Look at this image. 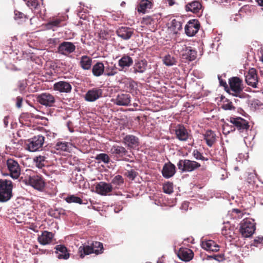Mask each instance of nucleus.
I'll list each match as a JSON object with an SVG mask.
<instances>
[{
    "label": "nucleus",
    "instance_id": "nucleus-1",
    "mask_svg": "<svg viewBox=\"0 0 263 263\" xmlns=\"http://www.w3.org/2000/svg\"><path fill=\"white\" fill-rule=\"evenodd\" d=\"M255 230L256 223L253 219L245 218L239 223V231L243 237H250L254 233Z\"/></svg>",
    "mask_w": 263,
    "mask_h": 263
},
{
    "label": "nucleus",
    "instance_id": "nucleus-2",
    "mask_svg": "<svg viewBox=\"0 0 263 263\" xmlns=\"http://www.w3.org/2000/svg\"><path fill=\"white\" fill-rule=\"evenodd\" d=\"M12 182L7 179H0V201L6 202L12 196Z\"/></svg>",
    "mask_w": 263,
    "mask_h": 263
},
{
    "label": "nucleus",
    "instance_id": "nucleus-3",
    "mask_svg": "<svg viewBox=\"0 0 263 263\" xmlns=\"http://www.w3.org/2000/svg\"><path fill=\"white\" fill-rule=\"evenodd\" d=\"M177 166L181 172H192L198 169L201 164L196 161L181 159L178 162Z\"/></svg>",
    "mask_w": 263,
    "mask_h": 263
},
{
    "label": "nucleus",
    "instance_id": "nucleus-4",
    "mask_svg": "<svg viewBox=\"0 0 263 263\" xmlns=\"http://www.w3.org/2000/svg\"><path fill=\"white\" fill-rule=\"evenodd\" d=\"M45 142V137L41 135L34 136L28 140L26 143V149L30 152H34L42 149Z\"/></svg>",
    "mask_w": 263,
    "mask_h": 263
},
{
    "label": "nucleus",
    "instance_id": "nucleus-5",
    "mask_svg": "<svg viewBox=\"0 0 263 263\" xmlns=\"http://www.w3.org/2000/svg\"><path fill=\"white\" fill-rule=\"evenodd\" d=\"M6 165L10 176L15 179L18 178L21 175V168L18 162L12 158L8 159Z\"/></svg>",
    "mask_w": 263,
    "mask_h": 263
},
{
    "label": "nucleus",
    "instance_id": "nucleus-6",
    "mask_svg": "<svg viewBox=\"0 0 263 263\" xmlns=\"http://www.w3.org/2000/svg\"><path fill=\"white\" fill-rule=\"evenodd\" d=\"M242 80L238 77H233L229 80V84L232 95L241 98L239 94L242 91Z\"/></svg>",
    "mask_w": 263,
    "mask_h": 263
},
{
    "label": "nucleus",
    "instance_id": "nucleus-7",
    "mask_svg": "<svg viewBox=\"0 0 263 263\" xmlns=\"http://www.w3.org/2000/svg\"><path fill=\"white\" fill-rule=\"evenodd\" d=\"M37 101L41 104L51 107L55 102L54 97L48 92H43L36 96Z\"/></svg>",
    "mask_w": 263,
    "mask_h": 263
},
{
    "label": "nucleus",
    "instance_id": "nucleus-8",
    "mask_svg": "<svg viewBox=\"0 0 263 263\" xmlns=\"http://www.w3.org/2000/svg\"><path fill=\"white\" fill-rule=\"evenodd\" d=\"M96 192L98 194L102 196H106L109 195L114 189L112 185L104 181H101L97 183L95 187Z\"/></svg>",
    "mask_w": 263,
    "mask_h": 263
},
{
    "label": "nucleus",
    "instance_id": "nucleus-9",
    "mask_svg": "<svg viewBox=\"0 0 263 263\" xmlns=\"http://www.w3.org/2000/svg\"><path fill=\"white\" fill-rule=\"evenodd\" d=\"M123 143L129 149H136L139 146V140L138 137L133 135H126L123 139Z\"/></svg>",
    "mask_w": 263,
    "mask_h": 263
},
{
    "label": "nucleus",
    "instance_id": "nucleus-10",
    "mask_svg": "<svg viewBox=\"0 0 263 263\" xmlns=\"http://www.w3.org/2000/svg\"><path fill=\"white\" fill-rule=\"evenodd\" d=\"M147 66L148 62L145 59H139L135 61L134 64L131 70L135 74H141L146 71Z\"/></svg>",
    "mask_w": 263,
    "mask_h": 263
},
{
    "label": "nucleus",
    "instance_id": "nucleus-11",
    "mask_svg": "<svg viewBox=\"0 0 263 263\" xmlns=\"http://www.w3.org/2000/svg\"><path fill=\"white\" fill-rule=\"evenodd\" d=\"M200 24L196 20L189 21L185 26V32L189 36H193L199 30Z\"/></svg>",
    "mask_w": 263,
    "mask_h": 263
},
{
    "label": "nucleus",
    "instance_id": "nucleus-12",
    "mask_svg": "<svg viewBox=\"0 0 263 263\" xmlns=\"http://www.w3.org/2000/svg\"><path fill=\"white\" fill-rule=\"evenodd\" d=\"M28 182L31 186L39 191H42L45 185L43 178L38 175L30 176Z\"/></svg>",
    "mask_w": 263,
    "mask_h": 263
},
{
    "label": "nucleus",
    "instance_id": "nucleus-13",
    "mask_svg": "<svg viewBox=\"0 0 263 263\" xmlns=\"http://www.w3.org/2000/svg\"><path fill=\"white\" fill-rule=\"evenodd\" d=\"M76 49V46L71 42H63L60 44L58 51L60 54L67 55L72 53Z\"/></svg>",
    "mask_w": 263,
    "mask_h": 263
},
{
    "label": "nucleus",
    "instance_id": "nucleus-14",
    "mask_svg": "<svg viewBox=\"0 0 263 263\" xmlns=\"http://www.w3.org/2000/svg\"><path fill=\"white\" fill-rule=\"evenodd\" d=\"M131 97L128 93H119L116 98L113 99V103L118 106H128L130 103Z\"/></svg>",
    "mask_w": 263,
    "mask_h": 263
},
{
    "label": "nucleus",
    "instance_id": "nucleus-15",
    "mask_svg": "<svg viewBox=\"0 0 263 263\" xmlns=\"http://www.w3.org/2000/svg\"><path fill=\"white\" fill-rule=\"evenodd\" d=\"M54 234L47 231H44L41 235L37 237L38 242L42 245H47L51 243L53 241Z\"/></svg>",
    "mask_w": 263,
    "mask_h": 263
},
{
    "label": "nucleus",
    "instance_id": "nucleus-16",
    "mask_svg": "<svg viewBox=\"0 0 263 263\" xmlns=\"http://www.w3.org/2000/svg\"><path fill=\"white\" fill-rule=\"evenodd\" d=\"M230 122L236 126L240 132L246 131L249 127L248 122L240 117L231 118Z\"/></svg>",
    "mask_w": 263,
    "mask_h": 263
},
{
    "label": "nucleus",
    "instance_id": "nucleus-17",
    "mask_svg": "<svg viewBox=\"0 0 263 263\" xmlns=\"http://www.w3.org/2000/svg\"><path fill=\"white\" fill-rule=\"evenodd\" d=\"M102 90L98 88H93L89 90L85 95V100L88 102H94L101 97Z\"/></svg>",
    "mask_w": 263,
    "mask_h": 263
},
{
    "label": "nucleus",
    "instance_id": "nucleus-18",
    "mask_svg": "<svg viewBox=\"0 0 263 263\" xmlns=\"http://www.w3.org/2000/svg\"><path fill=\"white\" fill-rule=\"evenodd\" d=\"M133 64V59L129 55L124 54L118 61L119 70L125 71Z\"/></svg>",
    "mask_w": 263,
    "mask_h": 263
},
{
    "label": "nucleus",
    "instance_id": "nucleus-19",
    "mask_svg": "<svg viewBox=\"0 0 263 263\" xmlns=\"http://www.w3.org/2000/svg\"><path fill=\"white\" fill-rule=\"evenodd\" d=\"M71 89V85L65 81H59L53 85V89L61 93H69Z\"/></svg>",
    "mask_w": 263,
    "mask_h": 263
},
{
    "label": "nucleus",
    "instance_id": "nucleus-20",
    "mask_svg": "<svg viewBox=\"0 0 263 263\" xmlns=\"http://www.w3.org/2000/svg\"><path fill=\"white\" fill-rule=\"evenodd\" d=\"M176 173V166L169 162L165 163L162 170V176L165 178H170L173 176Z\"/></svg>",
    "mask_w": 263,
    "mask_h": 263
},
{
    "label": "nucleus",
    "instance_id": "nucleus-21",
    "mask_svg": "<svg viewBox=\"0 0 263 263\" xmlns=\"http://www.w3.org/2000/svg\"><path fill=\"white\" fill-rule=\"evenodd\" d=\"M246 82L248 85L254 88L257 87L258 80L256 71L255 69L252 68L249 70L248 73L246 76Z\"/></svg>",
    "mask_w": 263,
    "mask_h": 263
},
{
    "label": "nucleus",
    "instance_id": "nucleus-22",
    "mask_svg": "<svg viewBox=\"0 0 263 263\" xmlns=\"http://www.w3.org/2000/svg\"><path fill=\"white\" fill-rule=\"evenodd\" d=\"M117 35L124 40H129L134 34V30L132 28L127 27H121L117 31Z\"/></svg>",
    "mask_w": 263,
    "mask_h": 263
},
{
    "label": "nucleus",
    "instance_id": "nucleus-23",
    "mask_svg": "<svg viewBox=\"0 0 263 263\" xmlns=\"http://www.w3.org/2000/svg\"><path fill=\"white\" fill-rule=\"evenodd\" d=\"M110 153L119 158H123L128 154V151L124 147L118 145H113L110 149Z\"/></svg>",
    "mask_w": 263,
    "mask_h": 263
},
{
    "label": "nucleus",
    "instance_id": "nucleus-24",
    "mask_svg": "<svg viewBox=\"0 0 263 263\" xmlns=\"http://www.w3.org/2000/svg\"><path fill=\"white\" fill-rule=\"evenodd\" d=\"M55 253L59 259H67L69 257V253L67 248L62 245H57L55 247Z\"/></svg>",
    "mask_w": 263,
    "mask_h": 263
},
{
    "label": "nucleus",
    "instance_id": "nucleus-25",
    "mask_svg": "<svg viewBox=\"0 0 263 263\" xmlns=\"http://www.w3.org/2000/svg\"><path fill=\"white\" fill-rule=\"evenodd\" d=\"M176 137L180 141H186L189 138V134L186 128L181 125H179L175 129Z\"/></svg>",
    "mask_w": 263,
    "mask_h": 263
},
{
    "label": "nucleus",
    "instance_id": "nucleus-26",
    "mask_svg": "<svg viewBox=\"0 0 263 263\" xmlns=\"http://www.w3.org/2000/svg\"><path fill=\"white\" fill-rule=\"evenodd\" d=\"M178 256L182 260L189 261L193 258L194 253L190 249H180L178 251Z\"/></svg>",
    "mask_w": 263,
    "mask_h": 263
},
{
    "label": "nucleus",
    "instance_id": "nucleus-27",
    "mask_svg": "<svg viewBox=\"0 0 263 263\" xmlns=\"http://www.w3.org/2000/svg\"><path fill=\"white\" fill-rule=\"evenodd\" d=\"M224 226L221 230V234L226 238H233L234 235V227H232L229 221H224Z\"/></svg>",
    "mask_w": 263,
    "mask_h": 263
},
{
    "label": "nucleus",
    "instance_id": "nucleus-28",
    "mask_svg": "<svg viewBox=\"0 0 263 263\" xmlns=\"http://www.w3.org/2000/svg\"><path fill=\"white\" fill-rule=\"evenodd\" d=\"M204 140L209 147H212L216 140V134L211 130H207L203 135Z\"/></svg>",
    "mask_w": 263,
    "mask_h": 263
},
{
    "label": "nucleus",
    "instance_id": "nucleus-29",
    "mask_svg": "<svg viewBox=\"0 0 263 263\" xmlns=\"http://www.w3.org/2000/svg\"><path fill=\"white\" fill-rule=\"evenodd\" d=\"M201 247L204 250L213 252L218 251L219 248V246L217 245L215 241L212 240L202 241Z\"/></svg>",
    "mask_w": 263,
    "mask_h": 263
},
{
    "label": "nucleus",
    "instance_id": "nucleus-30",
    "mask_svg": "<svg viewBox=\"0 0 263 263\" xmlns=\"http://www.w3.org/2000/svg\"><path fill=\"white\" fill-rule=\"evenodd\" d=\"M118 73L116 65L114 63L106 62L105 65L104 75L107 77L114 76Z\"/></svg>",
    "mask_w": 263,
    "mask_h": 263
},
{
    "label": "nucleus",
    "instance_id": "nucleus-31",
    "mask_svg": "<svg viewBox=\"0 0 263 263\" xmlns=\"http://www.w3.org/2000/svg\"><path fill=\"white\" fill-rule=\"evenodd\" d=\"M105 65L102 62L96 63L92 68V72L95 77H100L104 75Z\"/></svg>",
    "mask_w": 263,
    "mask_h": 263
},
{
    "label": "nucleus",
    "instance_id": "nucleus-32",
    "mask_svg": "<svg viewBox=\"0 0 263 263\" xmlns=\"http://www.w3.org/2000/svg\"><path fill=\"white\" fill-rule=\"evenodd\" d=\"M110 184L114 186L115 189H122L124 184V179L121 175H117L112 178Z\"/></svg>",
    "mask_w": 263,
    "mask_h": 263
},
{
    "label": "nucleus",
    "instance_id": "nucleus-33",
    "mask_svg": "<svg viewBox=\"0 0 263 263\" xmlns=\"http://www.w3.org/2000/svg\"><path fill=\"white\" fill-rule=\"evenodd\" d=\"M93 249H94V248H92L90 246L83 245L79 247L78 254L80 257L83 258L85 255L93 253Z\"/></svg>",
    "mask_w": 263,
    "mask_h": 263
},
{
    "label": "nucleus",
    "instance_id": "nucleus-34",
    "mask_svg": "<svg viewBox=\"0 0 263 263\" xmlns=\"http://www.w3.org/2000/svg\"><path fill=\"white\" fill-rule=\"evenodd\" d=\"M201 5L199 2L195 1L186 5V10L193 13H198L201 8Z\"/></svg>",
    "mask_w": 263,
    "mask_h": 263
},
{
    "label": "nucleus",
    "instance_id": "nucleus-35",
    "mask_svg": "<svg viewBox=\"0 0 263 263\" xmlns=\"http://www.w3.org/2000/svg\"><path fill=\"white\" fill-rule=\"evenodd\" d=\"M197 52L193 49L191 47H186L183 56L185 59L192 61L196 58Z\"/></svg>",
    "mask_w": 263,
    "mask_h": 263
},
{
    "label": "nucleus",
    "instance_id": "nucleus-36",
    "mask_svg": "<svg viewBox=\"0 0 263 263\" xmlns=\"http://www.w3.org/2000/svg\"><path fill=\"white\" fill-rule=\"evenodd\" d=\"M81 67L84 70L90 69L92 64V59L87 55H83L80 62Z\"/></svg>",
    "mask_w": 263,
    "mask_h": 263
},
{
    "label": "nucleus",
    "instance_id": "nucleus-37",
    "mask_svg": "<svg viewBox=\"0 0 263 263\" xmlns=\"http://www.w3.org/2000/svg\"><path fill=\"white\" fill-rule=\"evenodd\" d=\"M71 144L65 141H59L56 143L54 148L58 151L63 152H69L71 148Z\"/></svg>",
    "mask_w": 263,
    "mask_h": 263
},
{
    "label": "nucleus",
    "instance_id": "nucleus-38",
    "mask_svg": "<svg viewBox=\"0 0 263 263\" xmlns=\"http://www.w3.org/2000/svg\"><path fill=\"white\" fill-rule=\"evenodd\" d=\"M95 159L98 163L103 162L105 164H108L110 162V158L105 153H100L95 157Z\"/></svg>",
    "mask_w": 263,
    "mask_h": 263
},
{
    "label": "nucleus",
    "instance_id": "nucleus-39",
    "mask_svg": "<svg viewBox=\"0 0 263 263\" xmlns=\"http://www.w3.org/2000/svg\"><path fill=\"white\" fill-rule=\"evenodd\" d=\"M182 23L181 22L176 19H173L171 22L170 29L174 34H177L178 32L182 29Z\"/></svg>",
    "mask_w": 263,
    "mask_h": 263
},
{
    "label": "nucleus",
    "instance_id": "nucleus-40",
    "mask_svg": "<svg viewBox=\"0 0 263 263\" xmlns=\"http://www.w3.org/2000/svg\"><path fill=\"white\" fill-rule=\"evenodd\" d=\"M151 6V3L148 0H142L138 8V11L139 12L145 13L147 9H150Z\"/></svg>",
    "mask_w": 263,
    "mask_h": 263
},
{
    "label": "nucleus",
    "instance_id": "nucleus-41",
    "mask_svg": "<svg viewBox=\"0 0 263 263\" xmlns=\"http://www.w3.org/2000/svg\"><path fill=\"white\" fill-rule=\"evenodd\" d=\"M47 157L46 155L39 156L34 159L35 165L39 168H42L45 165V162Z\"/></svg>",
    "mask_w": 263,
    "mask_h": 263
},
{
    "label": "nucleus",
    "instance_id": "nucleus-42",
    "mask_svg": "<svg viewBox=\"0 0 263 263\" xmlns=\"http://www.w3.org/2000/svg\"><path fill=\"white\" fill-rule=\"evenodd\" d=\"M62 21L60 19L56 18L52 21H51L49 22L48 23L46 24V28L47 29L50 30L52 29V30L54 31V28L55 27H60V23H61Z\"/></svg>",
    "mask_w": 263,
    "mask_h": 263
},
{
    "label": "nucleus",
    "instance_id": "nucleus-43",
    "mask_svg": "<svg viewBox=\"0 0 263 263\" xmlns=\"http://www.w3.org/2000/svg\"><path fill=\"white\" fill-rule=\"evenodd\" d=\"M93 249V253L96 254H99L103 253V244L98 241H95L92 243L91 246Z\"/></svg>",
    "mask_w": 263,
    "mask_h": 263
},
{
    "label": "nucleus",
    "instance_id": "nucleus-44",
    "mask_svg": "<svg viewBox=\"0 0 263 263\" xmlns=\"http://www.w3.org/2000/svg\"><path fill=\"white\" fill-rule=\"evenodd\" d=\"M163 63L168 66H173L176 63V59L170 54L165 55L163 58Z\"/></svg>",
    "mask_w": 263,
    "mask_h": 263
},
{
    "label": "nucleus",
    "instance_id": "nucleus-45",
    "mask_svg": "<svg viewBox=\"0 0 263 263\" xmlns=\"http://www.w3.org/2000/svg\"><path fill=\"white\" fill-rule=\"evenodd\" d=\"M66 201L68 203H77L79 204H85V202H83V200L79 197L74 195H70L68 196L65 199Z\"/></svg>",
    "mask_w": 263,
    "mask_h": 263
},
{
    "label": "nucleus",
    "instance_id": "nucleus-46",
    "mask_svg": "<svg viewBox=\"0 0 263 263\" xmlns=\"http://www.w3.org/2000/svg\"><path fill=\"white\" fill-rule=\"evenodd\" d=\"M163 192L167 194H171L173 192V184L171 182L164 183L163 186Z\"/></svg>",
    "mask_w": 263,
    "mask_h": 263
},
{
    "label": "nucleus",
    "instance_id": "nucleus-47",
    "mask_svg": "<svg viewBox=\"0 0 263 263\" xmlns=\"http://www.w3.org/2000/svg\"><path fill=\"white\" fill-rule=\"evenodd\" d=\"M193 157L196 160H200L202 161H207L208 159L203 157L201 153H200L197 149H194L192 153Z\"/></svg>",
    "mask_w": 263,
    "mask_h": 263
},
{
    "label": "nucleus",
    "instance_id": "nucleus-48",
    "mask_svg": "<svg viewBox=\"0 0 263 263\" xmlns=\"http://www.w3.org/2000/svg\"><path fill=\"white\" fill-rule=\"evenodd\" d=\"M27 5L28 7H31L32 9H38L39 4L37 0H28L27 2Z\"/></svg>",
    "mask_w": 263,
    "mask_h": 263
},
{
    "label": "nucleus",
    "instance_id": "nucleus-49",
    "mask_svg": "<svg viewBox=\"0 0 263 263\" xmlns=\"http://www.w3.org/2000/svg\"><path fill=\"white\" fill-rule=\"evenodd\" d=\"M259 244H263V237H257L254 240L252 245L257 247Z\"/></svg>",
    "mask_w": 263,
    "mask_h": 263
},
{
    "label": "nucleus",
    "instance_id": "nucleus-50",
    "mask_svg": "<svg viewBox=\"0 0 263 263\" xmlns=\"http://www.w3.org/2000/svg\"><path fill=\"white\" fill-rule=\"evenodd\" d=\"M154 20L151 16H146L144 17L142 20V23L146 25H151L153 23Z\"/></svg>",
    "mask_w": 263,
    "mask_h": 263
},
{
    "label": "nucleus",
    "instance_id": "nucleus-51",
    "mask_svg": "<svg viewBox=\"0 0 263 263\" xmlns=\"http://www.w3.org/2000/svg\"><path fill=\"white\" fill-rule=\"evenodd\" d=\"M209 258H213L218 261H221L224 260L223 254L214 255L213 256H208Z\"/></svg>",
    "mask_w": 263,
    "mask_h": 263
},
{
    "label": "nucleus",
    "instance_id": "nucleus-52",
    "mask_svg": "<svg viewBox=\"0 0 263 263\" xmlns=\"http://www.w3.org/2000/svg\"><path fill=\"white\" fill-rule=\"evenodd\" d=\"M222 108L224 110H231L234 108V107L233 106L232 102H230L229 101L224 103L222 106Z\"/></svg>",
    "mask_w": 263,
    "mask_h": 263
},
{
    "label": "nucleus",
    "instance_id": "nucleus-53",
    "mask_svg": "<svg viewBox=\"0 0 263 263\" xmlns=\"http://www.w3.org/2000/svg\"><path fill=\"white\" fill-rule=\"evenodd\" d=\"M13 219H14L15 221L18 223H25L26 220L24 217L21 218V216L20 215H17L16 218H11V220Z\"/></svg>",
    "mask_w": 263,
    "mask_h": 263
},
{
    "label": "nucleus",
    "instance_id": "nucleus-54",
    "mask_svg": "<svg viewBox=\"0 0 263 263\" xmlns=\"http://www.w3.org/2000/svg\"><path fill=\"white\" fill-rule=\"evenodd\" d=\"M235 130V128L233 126L231 127H230V129H229V126L228 124H225L224 126H223V132L226 133V134H228L231 131L232 132L233 130Z\"/></svg>",
    "mask_w": 263,
    "mask_h": 263
},
{
    "label": "nucleus",
    "instance_id": "nucleus-55",
    "mask_svg": "<svg viewBox=\"0 0 263 263\" xmlns=\"http://www.w3.org/2000/svg\"><path fill=\"white\" fill-rule=\"evenodd\" d=\"M127 177L130 179H134L137 176V173L134 170H130L127 172Z\"/></svg>",
    "mask_w": 263,
    "mask_h": 263
},
{
    "label": "nucleus",
    "instance_id": "nucleus-56",
    "mask_svg": "<svg viewBox=\"0 0 263 263\" xmlns=\"http://www.w3.org/2000/svg\"><path fill=\"white\" fill-rule=\"evenodd\" d=\"M18 87L21 91L24 90L26 87V82L25 81H19Z\"/></svg>",
    "mask_w": 263,
    "mask_h": 263
},
{
    "label": "nucleus",
    "instance_id": "nucleus-57",
    "mask_svg": "<svg viewBox=\"0 0 263 263\" xmlns=\"http://www.w3.org/2000/svg\"><path fill=\"white\" fill-rule=\"evenodd\" d=\"M14 13H15L14 18L15 20L18 19V18H22L25 16V15L23 13H22L20 11H15Z\"/></svg>",
    "mask_w": 263,
    "mask_h": 263
},
{
    "label": "nucleus",
    "instance_id": "nucleus-58",
    "mask_svg": "<svg viewBox=\"0 0 263 263\" xmlns=\"http://www.w3.org/2000/svg\"><path fill=\"white\" fill-rule=\"evenodd\" d=\"M23 102V98L21 97H17L16 98V105L17 108H21L22 107V103Z\"/></svg>",
    "mask_w": 263,
    "mask_h": 263
},
{
    "label": "nucleus",
    "instance_id": "nucleus-59",
    "mask_svg": "<svg viewBox=\"0 0 263 263\" xmlns=\"http://www.w3.org/2000/svg\"><path fill=\"white\" fill-rule=\"evenodd\" d=\"M189 207V203L187 202H183L181 206V209L183 210L182 212H185L187 211Z\"/></svg>",
    "mask_w": 263,
    "mask_h": 263
},
{
    "label": "nucleus",
    "instance_id": "nucleus-60",
    "mask_svg": "<svg viewBox=\"0 0 263 263\" xmlns=\"http://www.w3.org/2000/svg\"><path fill=\"white\" fill-rule=\"evenodd\" d=\"M10 121V117L9 116H5L3 119L4 126L7 127L8 126L9 122Z\"/></svg>",
    "mask_w": 263,
    "mask_h": 263
},
{
    "label": "nucleus",
    "instance_id": "nucleus-61",
    "mask_svg": "<svg viewBox=\"0 0 263 263\" xmlns=\"http://www.w3.org/2000/svg\"><path fill=\"white\" fill-rule=\"evenodd\" d=\"M29 229L30 230H32V231H33L35 232H38V227L36 226L31 224L29 227Z\"/></svg>",
    "mask_w": 263,
    "mask_h": 263
},
{
    "label": "nucleus",
    "instance_id": "nucleus-62",
    "mask_svg": "<svg viewBox=\"0 0 263 263\" xmlns=\"http://www.w3.org/2000/svg\"><path fill=\"white\" fill-rule=\"evenodd\" d=\"M164 2L168 3L170 6H173L175 3V0H163Z\"/></svg>",
    "mask_w": 263,
    "mask_h": 263
},
{
    "label": "nucleus",
    "instance_id": "nucleus-63",
    "mask_svg": "<svg viewBox=\"0 0 263 263\" xmlns=\"http://www.w3.org/2000/svg\"><path fill=\"white\" fill-rule=\"evenodd\" d=\"M218 79L219 80L220 84L221 86H225V85H227V83L226 82H223L221 80H220L219 77H218Z\"/></svg>",
    "mask_w": 263,
    "mask_h": 263
},
{
    "label": "nucleus",
    "instance_id": "nucleus-64",
    "mask_svg": "<svg viewBox=\"0 0 263 263\" xmlns=\"http://www.w3.org/2000/svg\"><path fill=\"white\" fill-rule=\"evenodd\" d=\"M256 2L258 5L263 7V0H256Z\"/></svg>",
    "mask_w": 263,
    "mask_h": 263
}]
</instances>
